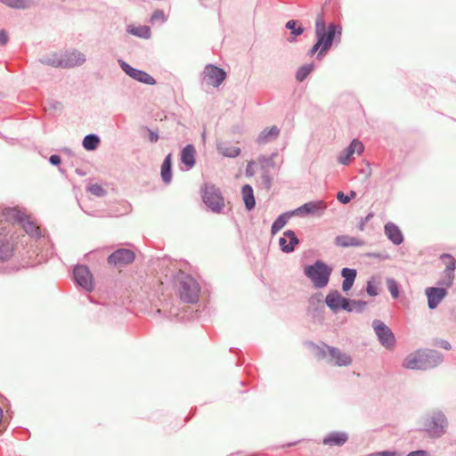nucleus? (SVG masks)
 <instances>
[{
	"mask_svg": "<svg viewBox=\"0 0 456 456\" xmlns=\"http://www.w3.org/2000/svg\"><path fill=\"white\" fill-rule=\"evenodd\" d=\"M314 32L316 42L322 46L316 58L321 61L328 53L333 43H340L342 28L339 25L330 22L327 25L322 14H318L315 19Z\"/></svg>",
	"mask_w": 456,
	"mask_h": 456,
	"instance_id": "nucleus-1",
	"label": "nucleus"
},
{
	"mask_svg": "<svg viewBox=\"0 0 456 456\" xmlns=\"http://www.w3.org/2000/svg\"><path fill=\"white\" fill-rule=\"evenodd\" d=\"M443 362V355L436 350H419L405 357L403 366L411 370H428Z\"/></svg>",
	"mask_w": 456,
	"mask_h": 456,
	"instance_id": "nucleus-2",
	"label": "nucleus"
},
{
	"mask_svg": "<svg viewBox=\"0 0 456 456\" xmlns=\"http://www.w3.org/2000/svg\"><path fill=\"white\" fill-rule=\"evenodd\" d=\"M176 293L184 303H197L200 287L198 281L183 272H179L175 277Z\"/></svg>",
	"mask_w": 456,
	"mask_h": 456,
	"instance_id": "nucleus-3",
	"label": "nucleus"
},
{
	"mask_svg": "<svg viewBox=\"0 0 456 456\" xmlns=\"http://www.w3.org/2000/svg\"><path fill=\"white\" fill-rule=\"evenodd\" d=\"M304 273L315 288L322 289L329 283L332 268L324 262L317 260L313 265H307Z\"/></svg>",
	"mask_w": 456,
	"mask_h": 456,
	"instance_id": "nucleus-4",
	"label": "nucleus"
},
{
	"mask_svg": "<svg viewBox=\"0 0 456 456\" xmlns=\"http://www.w3.org/2000/svg\"><path fill=\"white\" fill-rule=\"evenodd\" d=\"M2 215L7 221H13L22 225L25 232L31 238L39 239L41 232L39 227L28 216L16 208H8L3 210Z\"/></svg>",
	"mask_w": 456,
	"mask_h": 456,
	"instance_id": "nucleus-5",
	"label": "nucleus"
},
{
	"mask_svg": "<svg viewBox=\"0 0 456 456\" xmlns=\"http://www.w3.org/2000/svg\"><path fill=\"white\" fill-rule=\"evenodd\" d=\"M204 203L216 213H220L224 207V201L219 189L213 185L206 186L203 193Z\"/></svg>",
	"mask_w": 456,
	"mask_h": 456,
	"instance_id": "nucleus-6",
	"label": "nucleus"
},
{
	"mask_svg": "<svg viewBox=\"0 0 456 456\" xmlns=\"http://www.w3.org/2000/svg\"><path fill=\"white\" fill-rule=\"evenodd\" d=\"M372 327L379 343L388 350L394 348L395 338L389 327L380 320H374Z\"/></svg>",
	"mask_w": 456,
	"mask_h": 456,
	"instance_id": "nucleus-7",
	"label": "nucleus"
},
{
	"mask_svg": "<svg viewBox=\"0 0 456 456\" xmlns=\"http://www.w3.org/2000/svg\"><path fill=\"white\" fill-rule=\"evenodd\" d=\"M75 282L86 291H92L94 288L93 275L86 265H77L73 270Z\"/></svg>",
	"mask_w": 456,
	"mask_h": 456,
	"instance_id": "nucleus-8",
	"label": "nucleus"
},
{
	"mask_svg": "<svg viewBox=\"0 0 456 456\" xmlns=\"http://www.w3.org/2000/svg\"><path fill=\"white\" fill-rule=\"evenodd\" d=\"M134 257V253L132 250L118 248L108 256L107 262L110 266L120 267L132 264Z\"/></svg>",
	"mask_w": 456,
	"mask_h": 456,
	"instance_id": "nucleus-9",
	"label": "nucleus"
},
{
	"mask_svg": "<svg viewBox=\"0 0 456 456\" xmlns=\"http://www.w3.org/2000/svg\"><path fill=\"white\" fill-rule=\"evenodd\" d=\"M447 420L442 412H435L426 424L427 431L431 436L439 437L445 432Z\"/></svg>",
	"mask_w": 456,
	"mask_h": 456,
	"instance_id": "nucleus-10",
	"label": "nucleus"
},
{
	"mask_svg": "<svg viewBox=\"0 0 456 456\" xmlns=\"http://www.w3.org/2000/svg\"><path fill=\"white\" fill-rule=\"evenodd\" d=\"M364 151V146L358 139H354L351 143L343 150L338 156V162L339 164L347 166L353 159V155L356 153L358 156L362 155Z\"/></svg>",
	"mask_w": 456,
	"mask_h": 456,
	"instance_id": "nucleus-11",
	"label": "nucleus"
},
{
	"mask_svg": "<svg viewBox=\"0 0 456 456\" xmlns=\"http://www.w3.org/2000/svg\"><path fill=\"white\" fill-rule=\"evenodd\" d=\"M203 75L208 84L215 87H218L226 78L225 71L212 64H208L205 67Z\"/></svg>",
	"mask_w": 456,
	"mask_h": 456,
	"instance_id": "nucleus-12",
	"label": "nucleus"
},
{
	"mask_svg": "<svg viewBox=\"0 0 456 456\" xmlns=\"http://www.w3.org/2000/svg\"><path fill=\"white\" fill-rule=\"evenodd\" d=\"M14 252V244L12 235L5 232V229L0 231V262L9 260Z\"/></svg>",
	"mask_w": 456,
	"mask_h": 456,
	"instance_id": "nucleus-13",
	"label": "nucleus"
},
{
	"mask_svg": "<svg viewBox=\"0 0 456 456\" xmlns=\"http://www.w3.org/2000/svg\"><path fill=\"white\" fill-rule=\"evenodd\" d=\"M325 303L333 313H338L340 309H347L349 298L342 297L338 290H332L326 296Z\"/></svg>",
	"mask_w": 456,
	"mask_h": 456,
	"instance_id": "nucleus-14",
	"label": "nucleus"
},
{
	"mask_svg": "<svg viewBox=\"0 0 456 456\" xmlns=\"http://www.w3.org/2000/svg\"><path fill=\"white\" fill-rule=\"evenodd\" d=\"M86 55L77 50L67 52L61 58V68L69 69L81 66L86 62Z\"/></svg>",
	"mask_w": 456,
	"mask_h": 456,
	"instance_id": "nucleus-15",
	"label": "nucleus"
},
{
	"mask_svg": "<svg viewBox=\"0 0 456 456\" xmlns=\"http://www.w3.org/2000/svg\"><path fill=\"white\" fill-rule=\"evenodd\" d=\"M327 208L326 203L322 200L318 201H309L297 208L293 211L295 215L297 216H306V215H322V212Z\"/></svg>",
	"mask_w": 456,
	"mask_h": 456,
	"instance_id": "nucleus-16",
	"label": "nucleus"
},
{
	"mask_svg": "<svg viewBox=\"0 0 456 456\" xmlns=\"http://www.w3.org/2000/svg\"><path fill=\"white\" fill-rule=\"evenodd\" d=\"M428 297V305L430 309H435L441 303V301L446 297V288H436L429 287L425 290Z\"/></svg>",
	"mask_w": 456,
	"mask_h": 456,
	"instance_id": "nucleus-17",
	"label": "nucleus"
},
{
	"mask_svg": "<svg viewBox=\"0 0 456 456\" xmlns=\"http://www.w3.org/2000/svg\"><path fill=\"white\" fill-rule=\"evenodd\" d=\"M299 243V240L297 239L296 233L288 230L284 232L283 237L280 238L279 244L281 249L285 253H291L295 250V247Z\"/></svg>",
	"mask_w": 456,
	"mask_h": 456,
	"instance_id": "nucleus-18",
	"label": "nucleus"
},
{
	"mask_svg": "<svg viewBox=\"0 0 456 456\" xmlns=\"http://www.w3.org/2000/svg\"><path fill=\"white\" fill-rule=\"evenodd\" d=\"M196 150L192 144H187L181 151V162L184 166L183 170H191L196 162Z\"/></svg>",
	"mask_w": 456,
	"mask_h": 456,
	"instance_id": "nucleus-19",
	"label": "nucleus"
},
{
	"mask_svg": "<svg viewBox=\"0 0 456 456\" xmlns=\"http://www.w3.org/2000/svg\"><path fill=\"white\" fill-rule=\"evenodd\" d=\"M444 258H447L449 262L446 265V268L444 272V277L441 281H439L438 284L441 286H444L446 288H449L452 285L453 282V276H454V270L456 265L455 259L450 256V255H444Z\"/></svg>",
	"mask_w": 456,
	"mask_h": 456,
	"instance_id": "nucleus-20",
	"label": "nucleus"
},
{
	"mask_svg": "<svg viewBox=\"0 0 456 456\" xmlns=\"http://www.w3.org/2000/svg\"><path fill=\"white\" fill-rule=\"evenodd\" d=\"M384 232L388 240L395 245H400L403 241V235L400 228L394 223L388 222L385 224Z\"/></svg>",
	"mask_w": 456,
	"mask_h": 456,
	"instance_id": "nucleus-21",
	"label": "nucleus"
},
{
	"mask_svg": "<svg viewBox=\"0 0 456 456\" xmlns=\"http://www.w3.org/2000/svg\"><path fill=\"white\" fill-rule=\"evenodd\" d=\"M327 351L332 359L335 360V364L338 366H348L352 363V357L340 349L326 346Z\"/></svg>",
	"mask_w": 456,
	"mask_h": 456,
	"instance_id": "nucleus-22",
	"label": "nucleus"
},
{
	"mask_svg": "<svg viewBox=\"0 0 456 456\" xmlns=\"http://www.w3.org/2000/svg\"><path fill=\"white\" fill-rule=\"evenodd\" d=\"M335 244L342 248L362 247L364 245V241L359 238L349 235H338L335 239Z\"/></svg>",
	"mask_w": 456,
	"mask_h": 456,
	"instance_id": "nucleus-23",
	"label": "nucleus"
},
{
	"mask_svg": "<svg viewBox=\"0 0 456 456\" xmlns=\"http://www.w3.org/2000/svg\"><path fill=\"white\" fill-rule=\"evenodd\" d=\"M280 134V128L277 126L265 128L258 135L256 142L259 144H265L275 140Z\"/></svg>",
	"mask_w": 456,
	"mask_h": 456,
	"instance_id": "nucleus-24",
	"label": "nucleus"
},
{
	"mask_svg": "<svg viewBox=\"0 0 456 456\" xmlns=\"http://www.w3.org/2000/svg\"><path fill=\"white\" fill-rule=\"evenodd\" d=\"M216 149L220 154L228 158H235L241 152L240 148L231 145L230 143L224 142H218Z\"/></svg>",
	"mask_w": 456,
	"mask_h": 456,
	"instance_id": "nucleus-25",
	"label": "nucleus"
},
{
	"mask_svg": "<svg viewBox=\"0 0 456 456\" xmlns=\"http://www.w3.org/2000/svg\"><path fill=\"white\" fill-rule=\"evenodd\" d=\"M241 195L247 210H252L256 206L253 188L249 184L243 185L241 189Z\"/></svg>",
	"mask_w": 456,
	"mask_h": 456,
	"instance_id": "nucleus-26",
	"label": "nucleus"
},
{
	"mask_svg": "<svg viewBox=\"0 0 456 456\" xmlns=\"http://www.w3.org/2000/svg\"><path fill=\"white\" fill-rule=\"evenodd\" d=\"M161 178L166 184L172 181V155L166 156L161 166Z\"/></svg>",
	"mask_w": 456,
	"mask_h": 456,
	"instance_id": "nucleus-27",
	"label": "nucleus"
},
{
	"mask_svg": "<svg viewBox=\"0 0 456 456\" xmlns=\"http://www.w3.org/2000/svg\"><path fill=\"white\" fill-rule=\"evenodd\" d=\"M118 61L120 68L126 75L134 80L142 83V70L131 67L127 62L121 59H119Z\"/></svg>",
	"mask_w": 456,
	"mask_h": 456,
	"instance_id": "nucleus-28",
	"label": "nucleus"
},
{
	"mask_svg": "<svg viewBox=\"0 0 456 456\" xmlns=\"http://www.w3.org/2000/svg\"><path fill=\"white\" fill-rule=\"evenodd\" d=\"M278 156L277 152H273L271 156L266 157L264 155H261L258 157L257 161L260 164L261 170H269L271 168L273 169H279L280 165H278L274 159Z\"/></svg>",
	"mask_w": 456,
	"mask_h": 456,
	"instance_id": "nucleus-29",
	"label": "nucleus"
},
{
	"mask_svg": "<svg viewBox=\"0 0 456 456\" xmlns=\"http://www.w3.org/2000/svg\"><path fill=\"white\" fill-rule=\"evenodd\" d=\"M347 439L348 436L346 433L333 432L324 438L323 443L330 445H342Z\"/></svg>",
	"mask_w": 456,
	"mask_h": 456,
	"instance_id": "nucleus-30",
	"label": "nucleus"
},
{
	"mask_svg": "<svg viewBox=\"0 0 456 456\" xmlns=\"http://www.w3.org/2000/svg\"><path fill=\"white\" fill-rule=\"evenodd\" d=\"M285 28L291 32V37H288V41L289 43H293L296 41V37L300 36L304 32V28L298 25V20H289L286 22Z\"/></svg>",
	"mask_w": 456,
	"mask_h": 456,
	"instance_id": "nucleus-31",
	"label": "nucleus"
},
{
	"mask_svg": "<svg viewBox=\"0 0 456 456\" xmlns=\"http://www.w3.org/2000/svg\"><path fill=\"white\" fill-rule=\"evenodd\" d=\"M295 214L292 212H286L279 216L275 221L273 223L271 227L272 234L277 233L281 228H283L288 223L289 219L294 216Z\"/></svg>",
	"mask_w": 456,
	"mask_h": 456,
	"instance_id": "nucleus-32",
	"label": "nucleus"
},
{
	"mask_svg": "<svg viewBox=\"0 0 456 456\" xmlns=\"http://www.w3.org/2000/svg\"><path fill=\"white\" fill-rule=\"evenodd\" d=\"M101 142L100 137L95 134H90L84 137L82 145L86 151H94Z\"/></svg>",
	"mask_w": 456,
	"mask_h": 456,
	"instance_id": "nucleus-33",
	"label": "nucleus"
},
{
	"mask_svg": "<svg viewBox=\"0 0 456 456\" xmlns=\"http://www.w3.org/2000/svg\"><path fill=\"white\" fill-rule=\"evenodd\" d=\"M366 305V301L349 299V303H347V309H345V311L348 313H362Z\"/></svg>",
	"mask_w": 456,
	"mask_h": 456,
	"instance_id": "nucleus-34",
	"label": "nucleus"
},
{
	"mask_svg": "<svg viewBox=\"0 0 456 456\" xmlns=\"http://www.w3.org/2000/svg\"><path fill=\"white\" fill-rule=\"evenodd\" d=\"M0 2L13 9H27L30 5V0H0Z\"/></svg>",
	"mask_w": 456,
	"mask_h": 456,
	"instance_id": "nucleus-35",
	"label": "nucleus"
},
{
	"mask_svg": "<svg viewBox=\"0 0 456 456\" xmlns=\"http://www.w3.org/2000/svg\"><path fill=\"white\" fill-rule=\"evenodd\" d=\"M314 69V63H309V64L301 66L297 69V74H296L297 80L299 82L304 81Z\"/></svg>",
	"mask_w": 456,
	"mask_h": 456,
	"instance_id": "nucleus-36",
	"label": "nucleus"
},
{
	"mask_svg": "<svg viewBox=\"0 0 456 456\" xmlns=\"http://www.w3.org/2000/svg\"><path fill=\"white\" fill-rule=\"evenodd\" d=\"M387 287L394 299L399 297V284L394 278L387 279Z\"/></svg>",
	"mask_w": 456,
	"mask_h": 456,
	"instance_id": "nucleus-37",
	"label": "nucleus"
},
{
	"mask_svg": "<svg viewBox=\"0 0 456 456\" xmlns=\"http://www.w3.org/2000/svg\"><path fill=\"white\" fill-rule=\"evenodd\" d=\"M167 20V17L162 10H156L151 17V23L154 25H161Z\"/></svg>",
	"mask_w": 456,
	"mask_h": 456,
	"instance_id": "nucleus-38",
	"label": "nucleus"
},
{
	"mask_svg": "<svg viewBox=\"0 0 456 456\" xmlns=\"http://www.w3.org/2000/svg\"><path fill=\"white\" fill-rule=\"evenodd\" d=\"M87 191L96 197H103L106 195V190L98 183L90 184L87 186Z\"/></svg>",
	"mask_w": 456,
	"mask_h": 456,
	"instance_id": "nucleus-39",
	"label": "nucleus"
},
{
	"mask_svg": "<svg viewBox=\"0 0 456 456\" xmlns=\"http://www.w3.org/2000/svg\"><path fill=\"white\" fill-rule=\"evenodd\" d=\"M356 270L345 267L341 271V275L344 278L345 281H354L356 278Z\"/></svg>",
	"mask_w": 456,
	"mask_h": 456,
	"instance_id": "nucleus-40",
	"label": "nucleus"
},
{
	"mask_svg": "<svg viewBox=\"0 0 456 456\" xmlns=\"http://www.w3.org/2000/svg\"><path fill=\"white\" fill-rule=\"evenodd\" d=\"M261 179L265 187L270 189L273 183V177L269 170H262Z\"/></svg>",
	"mask_w": 456,
	"mask_h": 456,
	"instance_id": "nucleus-41",
	"label": "nucleus"
},
{
	"mask_svg": "<svg viewBox=\"0 0 456 456\" xmlns=\"http://www.w3.org/2000/svg\"><path fill=\"white\" fill-rule=\"evenodd\" d=\"M366 292L371 297H375L379 294L378 285L375 281L370 280L367 282Z\"/></svg>",
	"mask_w": 456,
	"mask_h": 456,
	"instance_id": "nucleus-42",
	"label": "nucleus"
},
{
	"mask_svg": "<svg viewBox=\"0 0 456 456\" xmlns=\"http://www.w3.org/2000/svg\"><path fill=\"white\" fill-rule=\"evenodd\" d=\"M40 61L44 64H47V65H50L52 67H61V64H58V63H61V58H57V57H45L43 59L40 60Z\"/></svg>",
	"mask_w": 456,
	"mask_h": 456,
	"instance_id": "nucleus-43",
	"label": "nucleus"
},
{
	"mask_svg": "<svg viewBox=\"0 0 456 456\" xmlns=\"http://www.w3.org/2000/svg\"><path fill=\"white\" fill-rule=\"evenodd\" d=\"M355 196L354 191H351L350 195L345 194L343 191H338L337 194V199L338 201H340L343 204H346L350 202L351 199Z\"/></svg>",
	"mask_w": 456,
	"mask_h": 456,
	"instance_id": "nucleus-44",
	"label": "nucleus"
},
{
	"mask_svg": "<svg viewBox=\"0 0 456 456\" xmlns=\"http://www.w3.org/2000/svg\"><path fill=\"white\" fill-rule=\"evenodd\" d=\"M126 31L131 35L142 37V26L134 27L133 25H128Z\"/></svg>",
	"mask_w": 456,
	"mask_h": 456,
	"instance_id": "nucleus-45",
	"label": "nucleus"
},
{
	"mask_svg": "<svg viewBox=\"0 0 456 456\" xmlns=\"http://www.w3.org/2000/svg\"><path fill=\"white\" fill-rule=\"evenodd\" d=\"M373 213H369L365 217H362L358 223L357 228L359 231H364L366 224L373 217Z\"/></svg>",
	"mask_w": 456,
	"mask_h": 456,
	"instance_id": "nucleus-46",
	"label": "nucleus"
},
{
	"mask_svg": "<svg viewBox=\"0 0 456 456\" xmlns=\"http://www.w3.org/2000/svg\"><path fill=\"white\" fill-rule=\"evenodd\" d=\"M255 166H256V162L254 160H250L248 162L246 171H245L246 176L251 177L255 175V173H256Z\"/></svg>",
	"mask_w": 456,
	"mask_h": 456,
	"instance_id": "nucleus-47",
	"label": "nucleus"
},
{
	"mask_svg": "<svg viewBox=\"0 0 456 456\" xmlns=\"http://www.w3.org/2000/svg\"><path fill=\"white\" fill-rule=\"evenodd\" d=\"M366 456H399V455L396 452L382 451V452H376L369 453Z\"/></svg>",
	"mask_w": 456,
	"mask_h": 456,
	"instance_id": "nucleus-48",
	"label": "nucleus"
},
{
	"mask_svg": "<svg viewBox=\"0 0 456 456\" xmlns=\"http://www.w3.org/2000/svg\"><path fill=\"white\" fill-rule=\"evenodd\" d=\"M49 162L53 166H59L61 164V157L59 155L53 154V155L50 156Z\"/></svg>",
	"mask_w": 456,
	"mask_h": 456,
	"instance_id": "nucleus-49",
	"label": "nucleus"
},
{
	"mask_svg": "<svg viewBox=\"0 0 456 456\" xmlns=\"http://www.w3.org/2000/svg\"><path fill=\"white\" fill-rule=\"evenodd\" d=\"M322 50V46L319 45L317 42L312 46L309 51V55L314 56L315 53L318 54L319 51Z\"/></svg>",
	"mask_w": 456,
	"mask_h": 456,
	"instance_id": "nucleus-50",
	"label": "nucleus"
},
{
	"mask_svg": "<svg viewBox=\"0 0 456 456\" xmlns=\"http://www.w3.org/2000/svg\"><path fill=\"white\" fill-rule=\"evenodd\" d=\"M322 50V46L319 45L317 42L312 46L309 51V55L314 56L315 53L318 54L319 51Z\"/></svg>",
	"mask_w": 456,
	"mask_h": 456,
	"instance_id": "nucleus-51",
	"label": "nucleus"
},
{
	"mask_svg": "<svg viewBox=\"0 0 456 456\" xmlns=\"http://www.w3.org/2000/svg\"><path fill=\"white\" fill-rule=\"evenodd\" d=\"M7 42H8V35L4 29H2L0 31V45H5Z\"/></svg>",
	"mask_w": 456,
	"mask_h": 456,
	"instance_id": "nucleus-52",
	"label": "nucleus"
},
{
	"mask_svg": "<svg viewBox=\"0 0 456 456\" xmlns=\"http://www.w3.org/2000/svg\"><path fill=\"white\" fill-rule=\"evenodd\" d=\"M354 281H343L342 282V289L344 291H347L349 290L352 287H353V284H354Z\"/></svg>",
	"mask_w": 456,
	"mask_h": 456,
	"instance_id": "nucleus-53",
	"label": "nucleus"
},
{
	"mask_svg": "<svg viewBox=\"0 0 456 456\" xmlns=\"http://www.w3.org/2000/svg\"><path fill=\"white\" fill-rule=\"evenodd\" d=\"M407 456H428V452L424 450L411 452Z\"/></svg>",
	"mask_w": 456,
	"mask_h": 456,
	"instance_id": "nucleus-54",
	"label": "nucleus"
},
{
	"mask_svg": "<svg viewBox=\"0 0 456 456\" xmlns=\"http://www.w3.org/2000/svg\"><path fill=\"white\" fill-rule=\"evenodd\" d=\"M155 83V79L151 76L144 72V84L154 85Z\"/></svg>",
	"mask_w": 456,
	"mask_h": 456,
	"instance_id": "nucleus-55",
	"label": "nucleus"
},
{
	"mask_svg": "<svg viewBox=\"0 0 456 456\" xmlns=\"http://www.w3.org/2000/svg\"><path fill=\"white\" fill-rule=\"evenodd\" d=\"M159 139V134L154 132V131H151L149 130V140L150 142H156Z\"/></svg>",
	"mask_w": 456,
	"mask_h": 456,
	"instance_id": "nucleus-56",
	"label": "nucleus"
},
{
	"mask_svg": "<svg viewBox=\"0 0 456 456\" xmlns=\"http://www.w3.org/2000/svg\"><path fill=\"white\" fill-rule=\"evenodd\" d=\"M439 346L444 348V349H446V350H450L451 349V344L446 341V340H441L439 342Z\"/></svg>",
	"mask_w": 456,
	"mask_h": 456,
	"instance_id": "nucleus-57",
	"label": "nucleus"
},
{
	"mask_svg": "<svg viewBox=\"0 0 456 456\" xmlns=\"http://www.w3.org/2000/svg\"><path fill=\"white\" fill-rule=\"evenodd\" d=\"M151 37V29L148 26H144V39H149Z\"/></svg>",
	"mask_w": 456,
	"mask_h": 456,
	"instance_id": "nucleus-58",
	"label": "nucleus"
},
{
	"mask_svg": "<svg viewBox=\"0 0 456 456\" xmlns=\"http://www.w3.org/2000/svg\"><path fill=\"white\" fill-rule=\"evenodd\" d=\"M59 105H61L60 102H56L53 105V108L54 109H58Z\"/></svg>",
	"mask_w": 456,
	"mask_h": 456,
	"instance_id": "nucleus-59",
	"label": "nucleus"
},
{
	"mask_svg": "<svg viewBox=\"0 0 456 456\" xmlns=\"http://www.w3.org/2000/svg\"><path fill=\"white\" fill-rule=\"evenodd\" d=\"M295 444H297V442L289 443V444H287V446H288V447H290V446H293V445H295Z\"/></svg>",
	"mask_w": 456,
	"mask_h": 456,
	"instance_id": "nucleus-60",
	"label": "nucleus"
},
{
	"mask_svg": "<svg viewBox=\"0 0 456 456\" xmlns=\"http://www.w3.org/2000/svg\"><path fill=\"white\" fill-rule=\"evenodd\" d=\"M168 259L167 258H162V261H160L161 263L165 264L166 262H167Z\"/></svg>",
	"mask_w": 456,
	"mask_h": 456,
	"instance_id": "nucleus-61",
	"label": "nucleus"
},
{
	"mask_svg": "<svg viewBox=\"0 0 456 456\" xmlns=\"http://www.w3.org/2000/svg\"><path fill=\"white\" fill-rule=\"evenodd\" d=\"M76 172H77L78 175H84V173H82V172H81V171H79L78 169H77V170H76Z\"/></svg>",
	"mask_w": 456,
	"mask_h": 456,
	"instance_id": "nucleus-62",
	"label": "nucleus"
}]
</instances>
